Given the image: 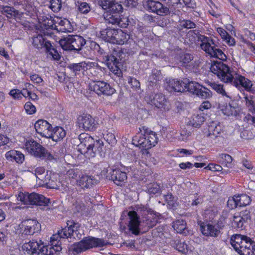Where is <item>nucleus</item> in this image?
<instances>
[{"mask_svg": "<svg viewBox=\"0 0 255 255\" xmlns=\"http://www.w3.org/2000/svg\"><path fill=\"white\" fill-rule=\"evenodd\" d=\"M0 8H1V12L3 14H7L10 16H15L18 14V11L15 10L13 7L8 6H2Z\"/></svg>", "mask_w": 255, "mask_h": 255, "instance_id": "3c124183", "label": "nucleus"}, {"mask_svg": "<svg viewBox=\"0 0 255 255\" xmlns=\"http://www.w3.org/2000/svg\"><path fill=\"white\" fill-rule=\"evenodd\" d=\"M147 0L146 6L148 10L159 16H165L175 14L173 7L180 3V0Z\"/></svg>", "mask_w": 255, "mask_h": 255, "instance_id": "39448f33", "label": "nucleus"}, {"mask_svg": "<svg viewBox=\"0 0 255 255\" xmlns=\"http://www.w3.org/2000/svg\"><path fill=\"white\" fill-rule=\"evenodd\" d=\"M246 104L249 108L250 111L253 113H255V101L253 97H250V99L246 97ZM246 118H248V120H251L253 124H255V117H252L251 115H248Z\"/></svg>", "mask_w": 255, "mask_h": 255, "instance_id": "ea45409f", "label": "nucleus"}, {"mask_svg": "<svg viewBox=\"0 0 255 255\" xmlns=\"http://www.w3.org/2000/svg\"><path fill=\"white\" fill-rule=\"evenodd\" d=\"M98 4L107 11L104 17L107 23L117 25L120 27H126L128 25L126 18H122V5L115 0H98Z\"/></svg>", "mask_w": 255, "mask_h": 255, "instance_id": "f03ea898", "label": "nucleus"}, {"mask_svg": "<svg viewBox=\"0 0 255 255\" xmlns=\"http://www.w3.org/2000/svg\"><path fill=\"white\" fill-rule=\"evenodd\" d=\"M164 230L165 227L163 226H159L155 229L152 230V234L153 237H164Z\"/></svg>", "mask_w": 255, "mask_h": 255, "instance_id": "864d4df0", "label": "nucleus"}, {"mask_svg": "<svg viewBox=\"0 0 255 255\" xmlns=\"http://www.w3.org/2000/svg\"><path fill=\"white\" fill-rule=\"evenodd\" d=\"M25 146L27 151L36 158L48 161L54 159L53 156L45 147L33 139L27 140Z\"/></svg>", "mask_w": 255, "mask_h": 255, "instance_id": "6e6552de", "label": "nucleus"}, {"mask_svg": "<svg viewBox=\"0 0 255 255\" xmlns=\"http://www.w3.org/2000/svg\"><path fill=\"white\" fill-rule=\"evenodd\" d=\"M87 64L85 62H82L78 63H72L69 64L67 66V68L69 69L72 72L74 73L75 75L79 74L80 72L87 69Z\"/></svg>", "mask_w": 255, "mask_h": 255, "instance_id": "473e14b6", "label": "nucleus"}, {"mask_svg": "<svg viewBox=\"0 0 255 255\" xmlns=\"http://www.w3.org/2000/svg\"><path fill=\"white\" fill-rule=\"evenodd\" d=\"M128 82L131 87L135 89H137L140 87V83L135 78L129 77Z\"/></svg>", "mask_w": 255, "mask_h": 255, "instance_id": "0e129e2a", "label": "nucleus"}, {"mask_svg": "<svg viewBox=\"0 0 255 255\" xmlns=\"http://www.w3.org/2000/svg\"><path fill=\"white\" fill-rule=\"evenodd\" d=\"M234 250L241 255H255V241L246 235L235 234L230 240Z\"/></svg>", "mask_w": 255, "mask_h": 255, "instance_id": "20e7f679", "label": "nucleus"}, {"mask_svg": "<svg viewBox=\"0 0 255 255\" xmlns=\"http://www.w3.org/2000/svg\"><path fill=\"white\" fill-rule=\"evenodd\" d=\"M84 137V141L81 142V146L84 144L87 146L85 156L89 158L94 157L97 155L101 157L104 156L103 142L100 139L94 140L91 136L86 134Z\"/></svg>", "mask_w": 255, "mask_h": 255, "instance_id": "0eeeda50", "label": "nucleus"}, {"mask_svg": "<svg viewBox=\"0 0 255 255\" xmlns=\"http://www.w3.org/2000/svg\"><path fill=\"white\" fill-rule=\"evenodd\" d=\"M239 207L246 206L251 202V197L246 194H241L237 196Z\"/></svg>", "mask_w": 255, "mask_h": 255, "instance_id": "a18cd8bd", "label": "nucleus"}, {"mask_svg": "<svg viewBox=\"0 0 255 255\" xmlns=\"http://www.w3.org/2000/svg\"><path fill=\"white\" fill-rule=\"evenodd\" d=\"M34 172L36 178L43 181V179H42L43 177L42 175L45 172V169L42 167H37L35 169Z\"/></svg>", "mask_w": 255, "mask_h": 255, "instance_id": "680f3d73", "label": "nucleus"}, {"mask_svg": "<svg viewBox=\"0 0 255 255\" xmlns=\"http://www.w3.org/2000/svg\"><path fill=\"white\" fill-rule=\"evenodd\" d=\"M36 132L41 136L50 137V133L52 130V126L46 121L44 120H38L34 125Z\"/></svg>", "mask_w": 255, "mask_h": 255, "instance_id": "a211bd4d", "label": "nucleus"}, {"mask_svg": "<svg viewBox=\"0 0 255 255\" xmlns=\"http://www.w3.org/2000/svg\"><path fill=\"white\" fill-rule=\"evenodd\" d=\"M24 109L28 114H32L36 111V108L30 102H27L24 105Z\"/></svg>", "mask_w": 255, "mask_h": 255, "instance_id": "bf43d9fd", "label": "nucleus"}, {"mask_svg": "<svg viewBox=\"0 0 255 255\" xmlns=\"http://www.w3.org/2000/svg\"><path fill=\"white\" fill-rule=\"evenodd\" d=\"M110 174L109 179L118 186H122L127 179L126 172L120 169H113Z\"/></svg>", "mask_w": 255, "mask_h": 255, "instance_id": "aec40b11", "label": "nucleus"}, {"mask_svg": "<svg viewBox=\"0 0 255 255\" xmlns=\"http://www.w3.org/2000/svg\"><path fill=\"white\" fill-rule=\"evenodd\" d=\"M250 220V212L248 210L243 211L239 215L233 217L232 225L234 228L243 230L246 226V224Z\"/></svg>", "mask_w": 255, "mask_h": 255, "instance_id": "dca6fc26", "label": "nucleus"}, {"mask_svg": "<svg viewBox=\"0 0 255 255\" xmlns=\"http://www.w3.org/2000/svg\"><path fill=\"white\" fill-rule=\"evenodd\" d=\"M204 121L205 118L202 115H194L192 116V119L188 122L187 127L189 128V126H191L195 128H199Z\"/></svg>", "mask_w": 255, "mask_h": 255, "instance_id": "f704fd0d", "label": "nucleus"}, {"mask_svg": "<svg viewBox=\"0 0 255 255\" xmlns=\"http://www.w3.org/2000/svg\"><path fill=\"white\" fill-rule=\"evenodd\" d=\"M132 141L133 144L143 150H147L150 148L145 133L143 134L140 131L133 137Z\"/></svg>", "mask_w": 255, "mask_h": 255, "instance_id": "412c9836", "label": "nucleus"}, {"mask_svg": "<svg viewBox=\"0 0 255 255\" xmlns=\"http://www.w3.org/2000/svg\"><path fill=\"white\" fill-rule=\"evenodd\" d=\"M209 85L217 93L222 94L223 96L226 95V93L221 85L217 84L215 83H210Z\"/></svg>", "mask_w": 255, "mask_h": 255, "instance_id": "4d7b16f0", "label": "nucleus"}, {"mask_svg": "<svg viewBox=\"0 0 255 255\" xmlns=\"http://www.w3.org/2000/svg\"><path fill=\"white\" fill-rule=\"evenodd\" d=\"M57 237V235H53V237L51 238V242L52 245V247H53L54 251V255L56 254L57 255H59V253L62 250L61 247L58 245L59 242L55 243V242L57 241L58 238H56Z\"/></svg>", "mask_w": 255, "mask_h": 255, "instance_id": "8fccbe9b", "label": "nucleus"}, {"mask_svg": "<svg viewBox=\"0 0 255 255\" xmlns=\"http://www.w3.org/2000/svg\"><path fill=\"white\" fill-rule=\"evenodd\" d=\"M230 83L237 87L239 85H241L246 90L248 91H252V87L253 84L252 81L242 76L237 75L235 78L233 77L232 82Z\"/></svg>", "mask_w": 255, "mask_h": 255, "instance_id": "5701e85b", "label": "nucleus"}, {"mask_svg": "<svg viewBox=\"0 0 255 255\" xmlns=\"http://www.w3.org/2000/svg\"><path fill=\"white\" fill-rule=\"evenodd\" d=\"M94 50L99 54L103 55V59L110 71L118 77H122L123 73L120 68L122 66V55L123 53L120 49H114L112 53L105 55L104 49L100 45L94 42L92 44Z\"/></svg>", "mask_w": 255, "mask_h": 255, "instance_id": "7ed1b4c3", "label": "nucleus"}, {"mask_svg": "<svg viewBox=\"0 0 255 255\" xmlns=\"http://www.w3.org/2000/svg\"><path fill=\"white\" fill-rule=\"evenodd\" d=\"M80 228L81 225L73 221V225L72 228V230L73 229V233L71 234V238L78 240L82 238L83 231L80 229Z\"/></svg>", "mask_w": 255, "mask_h": 255, "instance_id": "58836bf2", "label": "nucleus"}, {"mask_svg": "<svg viewBox=\"0 0 255 255\" xmlns=\"http://www.w3.org/2000/svg\"><path fill=\"white\" fill-rule=\"evenodd\" d=\"M133 209L127 213L130 220L128 228L132 234H139V226L142 227L144 231H147L156 225V215L152 209L142 205L135 206Z\"/></svg>", "mask_w": 255, "mask_h": 255, "instance_id": "f257e3e1", "label": "nucleus"}, {"mask_svg": "<svg viewBox=\"0 0 255 255\" xmlns=\"http://www.w3.org/2000/svg\"><path fill=\"white\" fill-rule=\"evenodd\" d=\"M233 158L228 154L222 153L219 155V162L222 165L228 168L232 167Z\"/></svg>", "mask_w": 255, "mask_h": 255, "instance_id": "e433bc0d", "label": "nucleus"}, {"mask_svg": "<svg viewBox=\"0 0 255 255\" xmlns=\"http://www.w3.org/2000/svg\"><path fill=\"white\" fill-rule=\"evenodd\" d=\"M29 41L35 48L38 50L44 48L45 52L51 55L54 59L58 60L60 56L56 49L42 34L34 35L29 39Z\"/></svg>", "mask_w": 255, "mask_h": 255, "instance_id": "9d476101", "label": "nucleus"}, {"mask_svg": "<svg viewBox=\"0 0 255 255\" xmlns=\"http://www.w3.org/2000/svg\"><path fill=\"white\" fill-rule=\"evenodd\" d=\"M129 38V35L121 29H117L114 37V44H123Z\"/></svg>", "mask_w": 255, "mask_h": 255, "instance_id": "c85d7f7f", "label": "nucleus"}, {"mask_svg": "<svg viewBox=\"0 0 255 255\" xmlns=\"http://www.w3.org/2000/svg\"><path fill=\"white\" fill-rule=\"evenodd\" d=\"M196 96L202 99H208L212 97V93L209 89L201 86Z\"/></svg>", "mask_w": 255, "mask_h": 255, "instance_id": "37998d69", "label": "nucleus"}, {"mask_svg": "<svg viewBox=\"0 0 255 255\" xmlns=\"http://www.w3.org/2000/svg\"><path fill=\"white\" fill-rule=\"evenodd\" d=\"M77 124L80 128L89 131L95 130L97 126V123L94 119L87 114H83L78 117Z\"/></svg>", "mask_w": 255, "mask_h": 255, "instance_id": "ddd939ff", "label": "nucleus"}, {"mask_svg": "<svg viewBox=\"0 0 255 255\" xmlns=\"http://www.w3.org/2000/svg\"><path fill=\"white\" fill-rule=\"evenodd\" d=\"M91 88L99 96H111L116 92L109 83L103 81L95 82Z\"/></svg>", "mask_w": 255, "mask_h": 255, "instance_id": "4468645a", "label": "nucleus"}, {"mask_svg": "<svg viewBox=\"0 0 255 255\" xmlns=\"http://www.w3.org/2000/svg\"><path fill=\"white\" fill-rule=\"evenodd\" d=\"M17 199L24 204L38 206L47 205L50 201L49 198L34 192L30 194L28 193H19Z\"/></svg>", "mask_w": 255, "mask_h": 255, "instance_id": "f8f14e48", "label": "nucleus"}, {"mask_svg": "<svg viewBox=\"0 0 255 255\" xmlns=\"http://www.w3.org/2000/svg\"><path fill=\"white\" fill-rule=\"evenodd\" d=\"M201 85L194 81H190L188 79L186 91L196 95Z\"/></svg>", "mask_w": 255, "mask_h": 255, "instance_id": "c03bdc74", "label": "nucleus"}, {"mask_svg": "<svg viewBox=\"0 0 255 255\" xmlns=\"http://www.w3.org/2000/svg\"><path fill=\"white\" fill-rule=\"evenodd\" d=\"M54 251L52 246H45L43 243L40 249L39 255H54Z\"/></svg>", "mask_w": 255, "mask_h": 255, "instance_id": "09e8293b", "label": "nucleus"}, {"mask_svg": "<svg viewBox=\"0 0 255 255\" xmlns=\"http://www.w3.org/2000/svg\"><path fill=\"white\" fill-rule=\"evenodd\" d=\"M209 52L207 53L211 56L212 57H215L218 58L222 61L226 60L227 59V56L222 51V50L219 49L218 47H214V49H212Z\"/></svg>", "mask_w": 255, "mask_h": 255, "instance_id": "a19ab883", "label": "nucleus"}, {"mask_svg": "<svg viewBox=\"0 0 255 255\" xmlns=\"http://www.w3.org/2000/svg\"><path fill=\"white\" fill-rule=\"evenodd\" d=\"M210 69L222 81L227 83L232 82L233 76L230 68L223 62L213 61Z\"/></svg>", "mask_w": 255, "mask_h": 255, "instance_id": "9b49d317", "label": "nucleus"}, {"mask_svg": "<svg viewBox=\"0 0 255 255\" xmlns=\"http://www.w3.org/2000/svg\"><path fill=\"white\" fill-rule=\"evenodd\" d=\"M227 110H229L228 115L233 116H237L239 110V107L237 104L235 103L229 104V106L227 107Z\"/></svg>", "mask_w": 255, "mask_h": 255, "instance_id": "6e6d98bb", "label": "nucleus"}, {"mask_svg": "<svg viewBox=\"0 0 255 255\" xmlns=\"http://www.w3.org/2000/svg\"><path fill=\"white\" fill-rule=\"evenodd\" d=\"M66 131L61 127H55L50 131V137L53 140L57 141L62 139L66 135Z\"/></svg>", "mask_w": 255, "mask_h": 255, "instance_id": "7c9ffc66", "label": "nucleus"}, {"mask_svg": "<svg viewBox=\"0 0 255 255\" xmlns=\"http://www.w3.org/2000/svg\"><path fill=\"white\" fill-rule=\"evenodd\" d=\"M24 228L23 233L25 235H33L41 231V224L36 220L28 219L22 222Z\"/></svg>", "mask_w": 255, "mask_h": 255, "instance_id": "2eb2a0df", "label": "nucleus"}, {"mask_svg": "<svg viewBox=\"0 0 255 255\" xmlns=\"http://www.w3.org/2000/svg\"><path fill=\"white\" fill-rule=\"evenodd\" d=\"M103 135L104 139L112 146L117 143L115 135L112 132V129L104 130Z\"/></svg>", "mask_w": 255, "mask_h": 255, "instance_id": "4c0bfd02", "label": "nucleus"}, {"mask_svg": "<svg viewBox=\"0 0 255 255\" xmlns=\"http://www.w3.org/2000/svg\"><path fill=\"white\" fill-rule=\"evenodd\" d=\"M76 5L78 7V11L82 14H87L91 10L90 5L86 2L77 1Z\"/></svg>", "mask_w": 255, "mask_h": 255, "instance_id": "49530a36", "label": "nucleus"}, {"mask_svg": "<svg viewBox=\"0 0 255 255\" xmlns=\"http://www.w3.org/2000/svg\"><path fill=\"white\" fill-rule=\"evenodd\" d=\"M205 168L213 171H220L223 169V168L221 165L214 163L209 164Z\"/></svg>", "mask_w": 255, "mask_h": 255, "instance_id": "69168bd1", "label": "nucleus"}, {"mask_svg": "<svg viewBox=\"0 0 255 255\" xmlns=\"http://www.w3.org/2000/svg\"><path fill=\"white\" fill-rule=\"evenodd\" d=\"M139 130L140 132L143 131V132L145 133V135L148 140L150 148L152 146H155L157 143L158 138L156 134L154 132L149 129L147 127L145 126L140 127L139 128Z\"/></svg>", "mask_w": 255, "mask_h": 255, "instance_id": "a878e982", "label": "nucleus"}, {"mask_svg": "<svg viewBox=\"0 0 255 255\" xmlns=\"http://www.w3.org/2000/svg\"><path fill=\"white\" fill-rule=\"evenodd\" d=\"M124 4L128 7H134L137 5V0H125Z\"/></svg>", "mask_w": 255, "mask_h": 255, "instance_id": "338daca9", "label": "nucleus"}, {"mask_svg": "<svg viewBox=\"0 0 255 255\" xmlns=\"http://www.w3.org/2000/svg\"><path fill=\"white\" fill-rule=\"evenodd\" d=\"M188 79L183 80H175L173 79L169 82V87L174 91L178 92H186Z\"/></svg>", "mask_w": 255, "mask_h": 255, "instance_id": "393cba45", "label": "nucleus"}, {"mask_svg": "<svg viewBox=\"0 0 255 255\" xmlns=\"http://www.w3.org/2000/svg\"><path fill=\"white\" fill-rule=\"evenodd\" d=\"M85 44V39L77 35H69L59 41V44L64 50L74 51L77 53Z\"/></svg>", "mask_w": 255, "mask_h": 255, "instance_id": "1a4fd4ad", "label": "nucleus"}, {"mask_svg": "<svg viewBox=\"0 0 255 255\" xmlns=\"http://www.w3.org/2000/svg\"><path fill=\"white\" fill-rule=\"evenodd\" d=\"M106 244V242L103 239L88 236L80 242L74 243L71 246L70 250L74 255H77L92 248L103 247Z\"/></svg>", "mask_w": 255, "mask_h": 255, "instance_id": "423d86ee", "label": "nucleus"}, {"mask_svg": "<svg viewBox=\"0 0 255 255\" xmlns=\"http://www.w3.org/2000/svg\"><path fill=\"white\" fill-rule=\"evenodd\" d=\"M202 234L206 236L217 237L221 233L222 227L219 224L213 225L210 224L201 223L200 225Z\"/></svg>", "mask_w": 255, "mask_h": 255, "instance_id": "f3484780", "label": "nucleus"}, {"mask_svg": "<svg viewBox=\"0 0 255 255\" xmlns=\"http://www.w3.org/2000/svg\"><path fill=\"white\" fill-rule=\"evenodd\" d=\"M73 225V220H68L66 222V226L58 231V235L56 238H71V234L73 233V229H72Z\"/></svg>", "mask_w": 255, "mask_h": 255, "instance_id": "bb28decb", "label": "nucleus"}, {"mask_svg": "<svg viewBox=\"0 0 255 255\" xmlns=\"http://www.w3.org/2000/svg\"><path fill=\"white\" fill-rule=\"evenodd\" d=\"M172 227L177 233L181 234L186 228V223L183 220H177L172 223Z\"/></svg>", "mask_w": 255, "mask_h": 255, "instance_id": "79ce46f5", "label": "nucleus"}, {"mask_svg": "<svg viewBox=\"0 0 255 255\" xmlns=\"http://www.w3.org/2000/svg\"><path fill=\"white\" fill-rule=\"evenodd\" d=\"M5 156L7 159L14 160L17 163H22L24 160V155L21 152L15 150H11L6 152Z\"/></svg>", "mask_w": 255, "mask_h": 255, "instance_id": "c756f323", "label": "nucleus"}, {"mask_svg": "<svg viewBox=\"0 0 255 255\" xmlns=\"http://www.w3.org/2000/svg\"><path fill=\"white\" fill-rule=\"evenodd\" d=\"M148 190L149 194H155L160 192V186L157 183H154L149 185Z\"/></svg>", "mask_w": 255, "mask_h": 255, "instance_id": "13d9d810", "label": "nucleus"}, {"mask_svg": "<svg viewBox=\"0 0 255 255\" xmlns=\"http://www.w3.org/2000/svg\"><path fill=\"white\" fill-rule=\"evenodd\" d=\"M180 26L184 28L190 29L196 27V24L190 20H182L179 21Z\"/></svg>", "mask_w": 255, "mask_h": 255, "instance_id": "5fc2aeb1", "label": "nucleus"}, {"mask_svg": "<svg viewBox=\"0 0 255 255\" xmlns=\"http://www.w3.org/2000/svg\"><path fill=\"white\" fill-rule=\"evenodd\" d=\"M227 205L231 210L239 207L237 196L235 195L233 197L229 198L227 201Z\"/></svg>", "mask_w": 255, "mask_h": 255, "instance_id": "603ef678", "label": "nucleus"}, {"mask_svg": "<svg viewBox=\"0 0 255 255\" xmlns=\"http://www.w3.org/2000/svg\"><path fill=\"white\" fill-rule=\"evenodd\" d=\"M221 130V127L216 123L212 122L209 126L208 136L211 138L215 139L218 137V135L220 133Z\"/></svg>", "mask_w": 255, "mask_h": 255, "instance_id": "c9c22d12", "label": "nucleus"}, {"mask_svg": "<svg viewBox=\"0 0 255 255\" xmlns=\"http://www.w3.org/2000/svg\"><path fill=\"white\" fill-rule=\"evenodd\" d=\"M43 184L49 188L57 189L58 188V186L56 184L54 181L52 179H49L48 181L45 179L43 181Z\"/></svg>", "mask_w": 255, "mask_h": 255, "instance_id": "e2e57ef3", "label": "nucleus"}, {"mask_svg": "<svg viewBox=\"0 0 255 255\" xmlns=\"http://www.w3.org/2000/svg\"><path fill=\"white\" fill-rule=\"evenodd\" d=\"M79 177L80 178L77 180V182L81 188H89L97 183V180L91 176L82 174Z\"/></svg>", "mask_w": 255, "mask_h": 255, "instance_id": "b1692460", "label": "nucleus"}, {"mask_svg": "<svg viewBox=\"0 0 255 255\" xmlns=\"http://www.w3.org/2000/svg\"><path fill=\"white\" fill-rule=\"evenodd\" d=\"M150 99L151 104L154 105L157 108H164L166 100L162 94H156L152 98L150 96Z\"/></svg>", "mask_w": 255, "mask_h": 255, "instance_id": "72a5a7b5", "label": "nucleus"}, {"mask_svg": "<svg viewBox=\"0 0 255 255\" xmlns=\"http://www.w3.org/2000/svg\"><path fill=\"white\" fill-rule=\"evenodd\" d=\"M191 134V132L190 131H188L187 129H183L181 131L180 135L178 136V139L182 141L187 140Z\"/></svg>", "mask_w": 255, "mask_h": 255, "instance_id": "052dcab7", "label": "nucleus"}, {"mask_svg": "<svg viewBox=\"0 0 255 255\" xmlns=\"http://www.w3.org/2000/svg\"><path fill=\"white\" fill-rule=\"evenodd\" d=\"M198 37L202 42L200 45L201 48L206 53L212 50V49H214V47H218L215 40L210 37H208L201 34H199Z\"/></svg>", "mask_w": 255, "mask_h": 255, "instance_id": "4be33fe9", "label": "nucleus"}, {"mask_svg": "<svg viewBox=\"0 0 255 255\" xmlns=\"http://www.w3.org/2000/svg\"><path fill=\"white\" fill-rule=\"evenodd\" d=\"M185 5L188 8L195 9L196 7V3L193 0H182Z\"/></svg>", "mask_w": 255, "mask_h": 255, "instance_id": "774afa93", "label": "nucleus"}, {"mask_svg": "<svg viewBox=\"0 0 255 255\" xmlns=\"http://www.w3.org/2000/svg\"><path fill=\"white\" fill-rule=\"evenodd\" d=\"M43 242L41 240L39 241L32 240L28 243H24L22 248L27 254L30 255H39L40 249L42 245Z\"/></svg>", "mask_w": 255, "mask_h": 255, "instance_id": "6ab92c4d", "label": "nucleus"}, {"mask_svg": "<svg viewBox=\"0 0 255 255\" xmlns=\"http://www.w3.org/2000/svg\"><path fill=\"white\" fill-rule=\"evenodd\" d=\"M193 56L189 53L180 52L178 53L175 58L182 66H186L188 64L193 60Z\"/></svg>", "mask_w": 255, "mask_h": 255, "instance_id": "2f4dec72", "label": "nucleus"}, {"mask_svg": "<svg viewBox=\"0 0 255 255\" xmlns=\"http://www.w3.org/2000/svg\"><path fill=\"white\" fill-rule=\"evenodd\" d=\"M50 8L54 12H59L63 4L62 0H50Z\"/></svg>", "mask_w": 255, "mask_h": 255, "instance_id": "de8ad7c7", "label": "nucleus"}, {"mask_svg": "<svg viewBox=\"0 0 255 255\" xmlns=\"http://www.w3.org/2000/svg\"><path fill=\"white\" fill-rule=\"evenodd\" d=\"M116 29L111 27L103 29L100 32V37L106 42L114 43Z\"/></svg>", "mask_w": 255, "mask_h": 255, "instance_id": "cd10ccee", "label": "nucleus"}]
</instances>
